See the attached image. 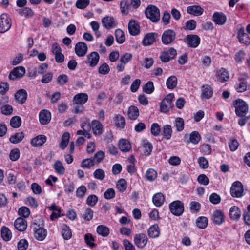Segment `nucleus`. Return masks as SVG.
Wrapping results in <instances>:
<instances>
[{"label":"nucleus","instance_id":"e433bc0d","mask_svg":"<svg viewBox=\"0 0 250 250\" xmlns=\"http://www.w3.org/2000/svg\"><path fill=\"white\" fill-rule=\"evenodd\" d=\"M153 202L157 207H160L165 201L164 195L161 193H157L153 197Z\"/></svg>","mask_w":250,"mask_h":250},{"label":"nucleus","instance_id":"338daca9","mask_svg":"<svg viewBox=\"0 0 250 250\" xmlns=\"http://www.w3.org/2000/svg\"><path fill=\"white\" fill-rule=\"evenodd\" d=\"M94 177L100 180H103L105 177L104 171L102 169H97L93 173Z\"/></svg>","mask_w":250,"mask_h":250},{"label":"nucleus","instance_id":"ddd939ff","mask_svg":"<svg viewBox=\"0 0 250 250\" xmlns=\"http://www.w3.org/2000/svg\"><path fill=\"white\" fill-rule=\"evenodd\" d=\"M225 215L220 209H216L212 213V219L214 224L221 225L225 222Z\"/></svg>","mask_w":250,"mask_h":250},{"label":"nucleus","instance_id":"13d9d810","mask_svg":"<svg viewBox=\"0 0 250 250\" xmlns=\"http://www.w3.org/2000/svg\"><path fill=\"white\" fill-rule=\"evenodd\" d=\"M120 8L122 13L127 14L128 9L130 8V2L128 1H122L120 3Z\"/></svg>","mask_w":250,"mask_h":250},{"label":"nucleus","instance_id":"7ed1b4c3","mask_svg":"<svg viewBox=\"0 0 250 250\" xmlns=\"http://www.w3.org/2000/svg\"><path fill=\"white\" fill-rule=\"evenodd\" d=\"M234 106L236 114L238 116H245L248 111V105L243 100L239 99L235 101Z\"/></svg>","mask_w":250,"mask_h":250},{"label":"nucleus","instance_id":"aec40b11","mask_svg":"<svg viewBox=\"0 0 250 250\" xmlns=\"http://www.w3.org/2000/svg\"><path fill=\"white\" fill-rule=\"evenodd\" d=\"M51 118V113L48 110L43 109L40 112L39 120L41 124H48L50 122Z\"/></svg>","mask_w":250,"mask_h":250},{"label":"nucleus","instance_id":"2eb2a0df","mask_svg":"<svg viewBox=\"0 0 250 250\" xmlns=\"http://www.w3.org/2000/svg\"><path fill=\"white\" fill-rule=\"evenodd\" d=\"M28 94L26 91L24 89L18 90L14 95V98L16 101L19 104H24L27 98Z\"/></svg>","mask_w":250,"mask_h":250},{"label":"nucleus","instance_id":"680f3d73","mask_svg":"<svg viewBox=\"0 0 250 250\" xmlns=\"http://www.w3.org/2000/svg\"><path fill=\"white\" fill-rule=\"evenodd\" d=\"M98 201V197L96 195L92 194L89 195L86 200V203L91 207L94 206Z\"/></svg>","mask_w":250,"mask_h":250},{"label":"nucleus","instance_id":"37998d69","mask_svg":"<svg viewBox=\"0 0 250 250\" xmlns=\"http://www.w3.org/2000/svg\"><path fill=\"white\" fill-rule=\"evenodd\" d=\"M70 134L68 132H65L63 134L61 142L60 144V147L62 149H64L67 146L69 141Z\"/></svg>","mask_w":250,"mask_h":250},{"label":"nucleus","instance_id":"79ce46f5","mask_svg":"<svg viewBox=\"0 0 250 250\" xmlns=\"http://www.w3.org/2000/svg\"><path fill=\"white\" fill-rule=\"evenodd\" d=\"M1 235L4 241H8L12 237V233L7 227L3 226L1 229Z\"/></svg>","mask_w":250,"mask_h":250},{"label":"nucleus","instance_id":"6e6d98bb","mask_svg":"<svg viewBox=\"0 0 250 250\" xmlns=\"http://www.w3.org/2000/svg\"><path fill=\"white\" fill-rule=\"evenodd\" d=\"M240 83L236 86L235 89L238 92H243L247 90V83L245 80H240Z\"/></svg>","mask_w":250,"mask_h":250},{"label":"nucleus","instance_id":"3c124183","mask_svg":"<svg viewBox=\"0 0 250 250\" xmlns=\"http://www.w3.org/2000/svg\"><path fill=\"white\" fill-rule=\"evenodd\" d=\"M174 126L176 128V130L180 132L183 130L184 128V121L180 117L176 118L174 122Z\"/></svg>","mask_w":250,"mask_h":250},{"label":"nucleus","instance_id":"49530a36","mask_svg":"<svg viewBox=\"0 0 250 250\" xmlns=\"http://www.w3.org/2000/svg\"><path fill=\"white\" fill-rule=\"evenodd\" d=\"M177 84V79L175 76H171L169 77L166 82L167 86L169 89L174 88Z\"/></svg>","mask_w":250,"mask_h":250},{"label":"nucleus","instance_id":"bb28decb","mask_svg":"<svg viewBox=\"0 0 250 250\" xmlns=\"http://www.w3.org/2000/svg\"><path fill=\"white\" fill-rule=\"evenodd\" d=\"M216 76L217 78L218 81L221 82L227 81L229 78V76L228 71H227L225 69L223 68L216 71Z\"/></svg>","mask_w":250,"mask_h":250},{"label":"nucleus","instance_id":"72a5a7b5","mask_svg":"<svg viewBox=\"0 0 250 250\" xmlns=\"http://www.w3.org/2000/svg\"><path fill=\"white\" fill-rule=\"evenodd\" d=\"M172 130L170 125H165L162 129V135L166 140H169L172 136Z\"/></svg>","mask_w":250,"mask_h":250},{"label":"nucleus","instance_id":"de8ad7c7","mask_svg":"<svg viewBox=\"0 0 250 250\" xmlns=\"http://www.w3.org/2000/svg\"><path fill=\"white\" fill-rule=\"evenodd\" d=\"M62 236L65 240H68L72 236V232L70 229L66 225H63L62 230Z\"/></svg>","mask_w":250,"mask_h":250},{"label":"nucleus","instance_id":"09e8293b","mask_svg":"<svg viewBox=\"0 0 250 250\" xmlns=\"http://www.w3.org/2000/svg\"><path fill=\"white\" fill-rule=\"evenodd\" d=\"M157 175V172L154 169L149 168L146 171L145 176L147 180L153 181L156 178Z\"/></svg>","mask_w":250,"mask_h":250},{"label":"nucleus","instance_id":"9b49d317","mask_svg":"<svg viewBox=\"0 0 250 250\" xmlns=\"http://www.w3.org/2000/svg\"><path fill=\"white\" fill-rule=\"evenodd\" d=\"M25 73V69L22 66H19L14 68L10 73L8 78L11 80H15L17 79L21 78L23 76Z\"/></svg>","mask_w":250,"mask_h":250},{"label":"nucleus","instance_id":"a18cd8bd","mask_svg":"<svg viewBox=\"0 0 250 250\" xmlns=\"http://www.w3.org/2000/svg\"><path fill=\"white\" fill-rule=\"evenodd\" d=\"M102 125L99 121L94 120L92 122V129L95 134H101L102 133Z\"/></svg>","mask_w":250,"mask_h":250},{"label":"nucleus","instance_id":"a878e982","mask_svg":"<svg viewBox=\"0 0 250 250\" xmlns=\"http://www.w3.org/2000/svg\"><path fill=\"white\" fill-rule=\"evenodd\" d=\"M102 23L104 27L109 29L116 26L115 21L112 17L106 16L102 20Z\"/></svg>","mask_w":250,"mask_h":250},{"label":"nucleus","instance_id":"f03ea898","mask_svg":"<svg viewBox=\"0 0 250 250\" xmlns=\"http://www.w3.org/2000/svg\"><path fill=\"white\" fill-rule=\"evenodd\" d=\"M146 17L153 22H158L160 18L159 9L153 5H148L145 10Z\"/></svg>","mask_w":250,"mask_h":250},{"label":"nucleus","instance_id":"5fc2aeb1","mask_svg":"<svg viewBox=\"0 0 250 250\" xmlns=\"http://www.w3.org/2000/svg\"><path fill=\"white\" fill-rule=\"evenodd\" d=\"M116 187L120 192L125 191L127 188L126 181L124 179H120L116 184Z\"/></svg>","mask_w":250,"mask_h":250},{"label":"nucleus","instance_id":"b1692460","mask_svg":"<svg viewBox=\"0 0 250 250\" xmlns=\"http://www.w3.org/2000/svg\"><path fill=\"white\" fill-rule=\"evenodd\" d=\"M14 226L20 231H24L27 228L26 221L21 217L18 218L15 221Z\"/></svg>","mask_w":250,"mask_h":250},{"label":"nucleus","instance_id":"a19ab883","mask_svg":"<svg viewBox=\"0 0 250 250\" xmlns=\"http://www.w3.org/2000/svg\"><path fill=\"white\" fill-rule=\"evenodd\" d=\"M24 137V133L23 132H20L15 133V134L12 135L10 139V142L13 144H17L23 139Z\"/></svg>","mask_w":250,"mask_h":250},{"label":"nucleus","instance_id":"ea45409f","mask_svg":"<svg viewBox=\"0 0 250 250\" xmlns=\"http://www.w3.org/2000/svg\"><path fill=\"white\" fill-rule=\"evenodd\" d=\"M114 122L116 125L121 128H123L125 125V118L120 114L115 115Z\"/></svg>","mask_w":250,"mask_h":250},{"label":"nucleus","instance_id":"6e6552de","mask_svg":"<svg viewBox=\"0 0 250 250\" xmlns=\"http://www.w3.org/2000/svg\"><path fill=\"white\" fill-rule=\"evenodd\" d=\"M176 55L177 51L174 48L171 47L163 51L160 55V58L162 62H167L174 59Z\"/></svg>","mask_w":250,"mask_h":250},{"label":"nucleus","instance_id":"bf43d9fd","mask_svg":"<svg viewBox=\"0 0 250 250\" xmlns=\"http://www.w3.org/2000/svg\"><path fill=\"white\" fill-rule=\"evenodd\" d=\"M94 165V161L93 159H85L83 160L81 164L83 168H89Z\"/></svg>","mask_w":250,"mask_h":250},{"label":"nucleus","instance_id":"dca6fc26","mask_svg":"<svg viewBox=\"0 0 250 250\" xmlns=\"http://www.w3.org/2000/svg\"><path fill=\"white\" fill-rule=\"evenodd\" d=\"M52 53L55 55V59L57 62L62 63L64 60V56L62 53V49L57 44L52 45Z\"/></svg>","mask_w":250,"mask_h":250},{"label":"nucleus","instance_id":"052dcab7","mask_svg":"<svg viewBox=\"0 0 250 250\" xmlns=\"http://www.w3.org/2000/svg\"><path fill=\"white\" fill-rule=\"evenodd\" d=\"M13 107L11 105L6 104L1 107V113L5 115H10L12 113Z\"/></svg>","mask_w":250,"mask_h":250},{"label":"nucleus","instance_id":"f8f14e48","mask_svg":"<svg viewBox=\"0 0 250 250\" xmlns=\"http://www.w3.org/2000/svg\"><path fill=\"white\" fill-rule=\"evenodd\" d=\"M147 236L144 233L137 234L134 236V243L139 248H143L147 243Z\"/></svg>","mask_w":250,"mask_h":250},{"label":"nucleus","instance_id":"0e129e2a","mask_svg":"<svg viewBox=\"0 0 250 250\" xmlns=\"http://www.w3.org/2000/svg\"><path fill=\"white\" fill-rule=\"evenodd\" d=\"M86 188L83 186H81L76 190V196L79 198H83L85 196Z\"/></svg>","mask_w":250,"mask_h":250},{"label":"nucleus","instance_id":"5701e85b","mask_svg":"<svg viewBox=\"0 0 250 250\" xmlns=\"http://www.w3.org/2000/svg\"><path fill=\"white\" fill-rule=\"evenodd\" d=\"M187 11L188 14L195 16H199L203 14L204 9L199 5H192L187 7Z\"/></svg>","mask_w":250,"mask_h":250},{"label":"nucleus","instance_id":"2f4dec72","mask_svg":"<svg viewBox=\"0 0 250 250\" xmlns=\"http://www.w3.org/2000/svg\"><path fill=\"white\" fill-rule=\"evenodd\" d=\"M127 115L129 119L136 120L139 116V109L135 106H130L127 111Z\"/></svg>","mask_w":250,"mask_h":250},{"label":"nucleus","instance_id":"20e7f679","mask_svg":"<svg viewBox=\"0 0 250 250\" xmlns=\"http://www.w3.org/2000/svg\"><path fill=\"white\" fill-rule=\"evenodd\" d=\"M174 95L169 93L162 100L160 104V111L163 113H167L172 107V100Z\"/></svg>","mask_w":250,"mask_h":250},{"label":"nucleus","instance_id":"603ef678","mask_svg":"<svg viewBox=\"0 0 250 250\" xmlns=\"http://www.w3.org/2000/svg\"><path fill=\"white\" fill-rule=\"evenodd\" d=\"M21 124V119L19 116H14L10 120V125L13 128L19 127Z\"/></svg>","mask_w":250,"mask_h":250},{"label":"nucleus","instance_id":"c85d7f7f","mask_svg":"<svg viewBox=\"0 0 250 250\" xmlns=\"http://www.w3.org/2000/svg\"><path fill=\"white\" fill-rule=\"evenodd\" d=\"M241 211L240 208L236 206H233L229 209V216L233 220H238L241 216Z\"/></svg>","mask_w":250,"mask_h":250},{"label":"nucleus","instance_id":"9d476101","mask_svg":"<svg viewBox=\"0 0 250 250\" xmlns=\"http://www.w3.org/2000/svg\"><path fill=\"white\" fill-rule=\"evenodd\" d=\"M244 190L240 182H234L230 188V194L233 197H240L243 195Z\"/></svg>","mask_w":250,"mask_h":250},{"label":"nucleus","instance_id":"f704fd0d","mask_svg":"<svg viewBox=\"0 0 250 250\" xmlns=\"http://www.w3.org/2000/svg\"><path fill=\"white\" fill-rule=\"evenodd\" d=\"M96 231L98 234L103 237H107L110 233L109 229L105 226L101 225L97 227Z\"/></svg>","mask_w":250,"mask_h":250},{"label":"nucleus","instance_id":"4c0bfd02","mask_svg":"<svg viewBox=\"0 0 250 250\" xmlns=\"http://www.w3.org/2000/svg\"><path fill=\"white\" fill-rule=\"evenodd\" d=\"M55 172L60 174L63 175L65 172V168L62 163L59 160L55 162L53 166Z\"/></svg>","mask_w":250,"mask_h":250},{"label":"nucleus","instance_id":"864d4df0","mask_svg":"<svg viewBox=\"0 0 250 250\" xmlns=\"http://www.w3.org/2000/svg\"><path fill=\"white\" fill-rule=\"evenodd\" d=\"M143 91L147 94H151L154 90V86L153 82L151 81L148 82L146 83L143 87Z\"/></svg>","mask_w":250,"mask_h":250},{"label":"nucleus","instance_id":"c756f323","mask_svg":"<svg viewBox=\"0 0 250 250\" xmlns=\"http://www.w3.org/2000/svg\"><path fill=\"white\" fill-rule=\"evenodd\" d=\"M87 100L88 95L84 93L76 94L73 99L74 102L78 104H83L87 102Z\"/></svg>","mask_w":250,"mask_h":250},{"label":"nucleus","instance_id":"7c9ffc66","mask_svg":"<svg viewBox=\"0 0 250 250\" xmlns=\"http://www.w3.org/2000/svg\"><path fill=\"white\" fill-rule=\"evenodd\" d=\"M120 149L123 152H128L131 149L130 142L126 139H121L119 142Z\"/></svg>","mask_w":250,"mask_h":250},{"label":"nucleus","instance_id":"8fccbe9b","mask_svg":"<svg viewBox=\"0 0 250 250\" xmlns=\"http://www.w3.org/2000/svg\"><path fill=\"white\" fill-rule=\"evenodd\" d=\"M115 34L116 40L117 42L121 44L124 42L125 40V36L123 31L122 30L120 29L116 30Z\"/></svg>","mask_w":250,"mask_h":250},{"label":"nucleus","instance_id":"1a4fd4ad","mask_svg":"<svg viewBox=\"0 0 250 250\" xmlns=\"http://www.w3.org/2000/svg\"><path fill=\"white\" fill-rule=\"evenodd\" d=\"M159 35L156 32H150L146 34L143 40L142 44L145 46H150L156 42Z\"/></svg>","mask_w":250,"mask_h":250},{"label":"nucleus","instance_id":"cd10ccee","mask_svg":"<svg viewBox=\"0 0 250 250\" xmlns=\"http://www.w3.org/2000/svg\"><path fill=\"white\" fill-rule=\"evenodd\" d=\"M46 141V137L45 135H40L33 138L31 140L32 146L38 147L42 146Z\"/></svg>","mask_w":250,"mask_h":250},{"label":"nucleus","instance_id":"c9c22d12","mask_svg":"<svg viewBox=\"0 0 250 250\" xmlns=\"http://www.w3.org/2000/svg\"><path fill=\"white\" fill-rule=\"evenodd\" d=\"M142 145L144 148V153L146 155H149L152 152L153 146L147 140L144 139L142 141Z\"/></svg>","mask_w":250,"mask_h":250},{"label":"nucleus","instance_id":"473e14b6","mask_svg":"<svg viewBox=\"0 0 250 250\" xmlns=\"http://www.w3.org/2000/svg\"><path fill=\"white\" fill-rule=\"evenodd\" d=\"M160 234L159 228L157 225L151 226L148 229V235L152 238L158 237Z\"/></svg>","mask_w":250,"mask_h":250},{"label":"nucleus","instance_id":"39448f33","mask_svg":"<svg viewBox=\"0 0 250 250\" xmlns=\"http://www.w3.org/2000/svg\"><path fill=\"white\" fill-rule=\"evenodd\" d=\"M169 207L171 212L175 216L181 215L184 211V204L179 200L172 202L169 204Z\"/></svg>","mask_w":250,"mask_h":250},{"label":"nucleus","instance_id":"58836bf2","mask_svg":"<svg viewBox=\"0 0 250 250\" xmlns=\"http://www.w3.org/2000/svg\"><path fill=\"white\" fill-rule=\"evenodd\" d=\"M196 226L201 229L206 228L208 224V219L204 216L198 217L196 220Z\"/></svg>","mask_w":250,"mask_h":250},{"label":"nucleus","instance_id":"f257e3e1","mask_svg":"<svg viewBox=\"0 0 250 250\" xmlns=\"http://www.w3.org/2000/svg\"><path fill=\"white\" fill-rule=\"evenodd\" d=\"M44 223L42 219L35 220L32 225L35 238L39 241L43 240L47 235V231L43 228Z\"/></svg>","mask_w":250,"mask_h":250},{"label":"nucleus","instance_id":"6ab92c4d","mask_svg":"<svg viewBox=\"0 0 250 250\" xmlns=\"http://www.w3.org/2000/svg\"><path fill=\"white\" fill-rule=\"evenodd\" d=\"M237 36L239 42L241 43H243L246 45L250 44V38L249 35L245 32L244 27H241L238 30Z\"/></svg>","mask_w":250,"mask_h":250},{"label":"nucleus","instance_id":"393cba45","mask_svg":"<svg viewBox=\"0 0 250 250\" xmlns=\"http://www.w3.org/2000/svg\"><path fill=\"white\" fill-rule=\"evenodd\" d=\"M213 89L208 84L202 86V92L201 94V98L202 99H208L213 95Z\"/></svg>","mask_w":250,"mask_h":250},{"label":"nucleus","instance_id":"774afa93","mask_svg":"<svg viewBox=\"0 0 250 250\" xmlns=\"http://www.w3.org/2000/svg\"><path fill=\"white\" fill-rule=\"evenodd\" d=\"M18 250H26L28 247V243L26 239H22L18 243Z\"/></svg>","mask_w":250,"mask_h":250},{"label":"nucleus","instance_id":"4be33fe9","mask_svg":"<svg viewBox=\"0 0 250 250\" xmlns=\"http://www.w3.org/2000/svg\"><path fill=\"white\" fill-rule=\"evenodd\" d=\"M128 28L130 34L132 35H137L140 32V25L138 22L134 20L130 21Z\"/></svg>","mask_w":250,"mask_h":250},{"label":"nucleus","instance_id":"c03bdc74","mask_svg":"<svg viewBox=\"0 0 250 250\" xmlns=\"http://www.w3.org/2000/svg\"><path fill=\"white\" fill-rule=\"evenodd\" d=\"M18 13L21 16H24L26 18H31L34 14L33 11L29 7H24L18 10Z\"/></svg>","mask_w":250,"mask_h":250},{"label":"nucleus","instance_id":"4468645a","mask_svg":"<svg viewBox=\"0 0 250 250\" xmlns=\"http://www.w3.org/2000/svg\"><path fill=\"white\" fill-rule=\"evenodd\" d=\"M99 59V54L97 52H92L87 56L85 62L90 67H95L98 64Z\"/></svg>","mask_w":250,"mask_h":250},{"label":"nucleus","instance_id":"412c9836","mask_svg":"<svg viewBox=\"0 0 250 250\" xmlns=\"http://www.w3.org/2000/svg\"><path fill=\"white\" fill-rule=\"evenodd\" d=\"M227 21L226 15L222 12H216L213 15V21L219 25H224Z\"/></svg>","mask_w":250,"mask_h":250},{"label":"nucleus","instance_id":"0eeeda50","mask_svg":"<svg viewBox=\"0 0 250 250\" xmlns=\"http://www.w3.org/2000/svg\"><path fill=\"white\" fill-rule=\"evenodd\" d=\"M176 39V33L172 29L165 30L162 35V42L165 45L172 43Z\"/></svg>","mask_w":250,"mask_h":250},{"label":"nucleus","instance_id":"e2e57ef3","mask_svg":"<svg viewBox=\"0 0 250 250\" xmlns=\"http://www.w3.org/2000/svg\"><path fill=\"white\" fill-rule=\"evenodd\" d=\"M110 71V68L109 65L106 63H104L102 64L98 69V72L99 73L103 75H106L108 74Z\"/></svg>","mask_w":250,"mask_h":250},{"label":"nucleus","instance_id":"a211bd4d","mask_svg":"<svg viewBox=\"0 0 250 250\" xmlns=\"http://www.w3.org/2000/svg\"><path fill=\"white\" fill-rule=\"evenodd\" d=\"M88 47L87 44L83 42H79L75 46V52L79 57H83L87 53Z\"/></svg>","mask_w":250,"mask_h":250},{"label":"nucleus","instance_id":"423d86ee","mask_svg":"<svg viewBox=\"0 0 250 250\" xmlns=\"http://www.w3.org/2000/svg\"><path fill=\"white\" fill-rule=\"evenodd\" d=\"M11 27V20L6 14L3 13L0 16V32L4 33Z\"/></svg>","mask_w":250,"mask_h":250},{"label":"nucleus","instance_id":"69168bd1","mask_svg":"<svg viewBox=\"0 0 250 250\" xmlns=\"http://www.w3.org/2000/svg\"><path fill=\"white\" fill-rule=\"evenodd\" d=\"M160 131V126L157 123H153L152 124L151 126V133L153 135L155 136L159 135Z\"/></svg>","mask_w":250,"mask_h":250},{"label":"nucleus","instance_id":"f3484780","mask_svg":"<svg viewBox=\"0 0 250 250\" xmlns=\"http://www.w3.org/2000/svg\"><path fill=\"white\" fill-rule=\"evenodd\" d=\"M186 40L188 46L193 48L197 47L200 42V38L196 35H188L186 36Z\"/></svg>","mask_w":250,"mask_h":250},{"label":"nucleus","instance_id":"4d7b16f0","mask_svg":"<svg viewBox=\"0 0 250 250\" xmlns=\"http://www.w3.org/2000/svg\"><path fill=\"white\" fill-rule=\"evenodd\" d=\"M190 141L194 144H197L201 139L199 133L197 131L192 132L190 135Z\"/></svg>","mask_w":250,"mask_h":250}]
</instances>
